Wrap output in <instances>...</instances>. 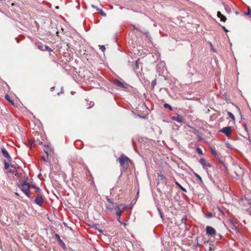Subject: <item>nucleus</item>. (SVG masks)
Returning a JSON list of instances; mask_svg holds the SVG:
<instances>
[{
	"label": "nucleus",
	"instance_id": "f257e3e1",
	"mask_svg": "<svg viewBox=\"0 0 251 251\" xmlns=\"http://www.w3.org/2000/svg\"><path fill=\"white\" fill-rule=\"evenodd\" d=\"M18 187L27 197L31 199L33 198L29 191V189L32 188V185H30L28 182L25 181L24 182L20 184Z\"/></svg>",
	"mask_w": 251,
	"mask_h": 251
},
{
	"label": "nucleus",
	"instance_id": "f03ea898",
	"mask_svg": "<svg viewBox=\"0 0 251 251\" xmlns=\"http://www.w3.org/2000/svg\"><path fill=\"white\" fill-rule=\"evenodd\" d=\"M120 164L123 168H127L129 163L130 162V159L125 154H122L118 158Z\"/></svg>",
	"mask_w": 251,
	"mask_h": 251
},
{
	"label": "nucleus",
	"instance_id": "7ed1b4c3",
	"mask_svg": "<svg viewBox=\"0 0 251 251\" xmlns=\"http://www.w3.org/2000/svg\"><path fill=\"white\" fill-rule=\"evenodd\" d=\"M35 203L39 206H42L44 202V197L41 194H37L34 200Z\"/></svg>",
	"mask_w": 251,
	"mask_h": 251
},
{
	"label": "nucleus",
	"instance_id": "20e7f679",
	"mask_svg": "<svg viewBox=\"0 0 251 251\" xmlns=\"http://www.w3.org/2000/svg\"><path fill=\"white\" fill-rule=\"evenodd\" d=\"M206 234L208 236L214 237L216 235V230L212 226H206L205 228Z\"/></svg>",
	"mask_w": 251,
	"mask_h": 251
},
{
	"label": "nucleus",
	"instance_id": "39448f33",
	"mask_svg": "<svg viewBox=\"0 0 251 251\" xmlns=\"http://www.w3.org/2000/svg\"><path fill=\"white\" fill-rule=\"evenodd\" d=\"M123 205L121 203L116 204L115 208V210L116 211L115 214L119 217H121L122 212L125 209V207L121 208Z\"/></svg>",
	"mask_w": 251,
	"mask_h": 251
},
{
	"label": "nucleus",
	"instance_id": "423d86ee",
	"mask_svg": "<svg viewBox=\"0 0 251 251\" xmlns=\"http://www.w3.org/2000/svg\"><path fill=\"white\" fill-rule=\"evenodd\" d=\"M106 200L108 202V203L106 204V209L109 210L112 212L114 209H115L116 204H114L113 202L108 198V197H106Z\"/></svg>",
	"mask_w": 251,
	"mask_h": 251
},
{
	"label": "nucleus",
	"instance_id": "0eeeda50",
	"mask_svg": "<svg viewBox=\"0 0 251 251\" xmlns=\"http://www.w3.org/2000/svg\"><path fill=\"white\" fill-rule=\"evenodd\" d=\"M220 132L225 134L227 137H230L232 133L231 127L230 126L224 127L220 130Z\"/></svg>",
	"mask_w": 251,
	"mask_h": 251
},
{
	"label": "nucleus",
	"instance_id": "6e6552de",
	"mask_svg": "<svg viewBox=\"0 0 251 251\" xmlns=\"http://www.w3.org/2000/svg\"><path fill=\"white\" fill-rule=\"evenodd\" d=\"M199 162L204 170L207 169L208 168L212 167V165L209 162H207L204 158H201L199 160Z\"/></svg>",
	"mask_w": 251,
	"mask_h": 251
},
{
	"label": "nucleus",
	"instance_id": "1a4fd4ad",
	"mask_svg": "<svg viewBox=\"0 0 251 251\" xmlns=\"http://www.w3.org/2000/svg\"><path fill=\"white\" fill-rule=\"evenodd\" d=\"M113 83L115 85H116L117 86H118L119 87L123 88H126V85H127L126 84L124 83L117 79H115Z\"/></svg>",
	"mask_w": 251,
	"mask_h": 251
},
{
	"label": "nucleus",
	"instance_id": "9d476101",
	"mask_svg": "<svg viewBox=\"0 0 251 251\" xmlns=\"http://www.w3.org/2000/svg\"><path fill=\"white\" fill-rule=\"evenodd\" d=\"M191 128L193 129V132L197 135V136L198 138V140L199 141L202 140L203 139V138L201 137V136L200 135L199 131L197 129H196L195 128H194L193 127H191Z\"/></svg>",
	"mask_w": 251,
	"mask_h": 251
},
{
	"label": "nucleus",
	"instance_id": "9b49d317",
	"mask_svg": "<svg viewBox=\"0 0 251 251\" xmlns=\"http://www.w3.org/2000/svg\"><path fill=\"white\" fill-rule=\"evenodd\" d=\"M172 119L179 123H181L183 121L182 117L179 115H177L176 116L172 117Z\"/></svg>",
	"mask_w": 251,
	"mask_h": 251
},
{
	"label": "nucleus",
	"instance_id": "f8f14e48",
	"mask_svg": "<svg viewBox=\"0 0 251 251\" xmlns=\"http://www.w3.org/2000/svg\"><path fill=\"white\" fill-rule=\"evenodd\" d=\"M1 152L3 156L7 158L8 160L11 159L10 155L4 148L1 149Z\"/></svg>",
	"mask_w": 251,
	"mask_h": 251
},
{
	"label": "nucleus",
	"instance_id": "ddd939ff",
	"mask_svg": "<svg viewBox=\"0 0 251 251\" xmlns=\"http://www.w3.org/2000/svg\"><path fill=\"white\" fill-rule=\"evenodd\" d=\"M217 17L220 19L221 21L225 22L226 20V18L222 14L221 12H217Z\"/></svg>",
	"mask_w": 251,
	"mask_h": 251
},
{
	"label": "nucleus",
	"instance_id": "4468645a",
	"mask_svg": "<svg viewBox=\"0 0 251 251\" xmlns=\"http://www.w3.org/2000/svg\"><path fill=\"white\" fill-rule=\"evenodd\" d=\"M211 154L214 156V157H215L216 158H217V159L219 158V155L218 154V153H217V152L214 149H213V148L211 149Z\"/></svg>",
	"mask_w": 251,
	"mask_h": 251
},
{
	"label": "nucleus",
	"instance_id": "2eb2a0df",
	"mask_svg": "<svg viewBox=\"0 0 251 251\" xmlns=\"http://www.w3.org/2000/svg\"><path fill=\"white\" fill-rule=\"evenodd\" d=\"M5 99L8 100L10 103H11L13 105H14V103L13 102V101L11 99L10 96L6 94L5 95Z\"/></svg>",
	"mask_w": 251,
	"mask_h": 251
},
{
	"label": "nucleus",
	"instance_id": "dca6fc26",
	"mask_svg": "<svg viewBox=\"0 0 251 251\" xmlns=\"http://www.w3.org/2000/svg\"><path fill=\"white\" fill-rule=\"evenodd\" d=\"M227 115L232 119V120L234 122L235 121V116H234V115L231 112H230L229 111L227 112Z\"/></svg>",
	"mask_w": 251,
	"mask_h": 251
},
{
	"label": "nucleus",
	"instance_id": "f3484780",
	"mask_svg": "<svg viewBox=\"0 0 251 251\" xmlns=\"http://www.w3.org/2000/svg\"><path fill=\"white\" fill-rule=\"evenodd\" d=\"M175 183L181 190L184 192H186V189L183 188L178 182H176Z\"/></svg>",
	"mask_w": 251,
	"mask_h": 251
},
{
	"label": "nucleus",
	"instance_id": "a211bd4d",
	"mask_svg": "<svg viewBox=\"0 0 251 251\" xmlns=\"http://www.w3.org/2000/svg\"><path fill=\"white\" fill-rule=\"evenodd\" d=\"M164 107L165 108H169L171 111L173 110V108H172V106L168 103H165L164 104Z\"/></svg>",
	"mask_w": 251,
	"mask_h": 251
},
{
	"label": "nucleus",
	"instance_id": "6ab92c4d",
	"mask_svg": "<svg viewBox=\"0 0 251 251\" xmlns=\"http://www.w3.org/2000/svg\"><path fill=\"white\" fill-rule=\"evenodd\" d=\"M195 176L200 180L201 183H202V180L201 176L197 173L194 174Z\"/></svg>",
	"mask_w": 251,
	"mask_h": 251
},
{
	"label": "nucleus",
	"instance_id": "aec40b11",
	"mask_svg": "<svg viewBox=\"0 0 251 251\" xmlns=\"http://www.w3.org/2000/svg\"><path fill=\"white\" fill-rule=\"evenodd\" d=\"M32 188H35L36 190V192L38 193V194H41V190L39 187L32 185Z\"/></svg>",
	"mask_w": 251,
	"mask_h": 251
},
{
	"label": "nucleus",
	"instance_id": "412c9836",
	"mask_svg": "<svg viewBox=\"0 0 251 251\" xmlns=\"http://www.w3.org/2000/svg\"><path fill=\"white\" fill-rule=\"evenodd\" d=\"M196 151L199 154L202 155L203 154L202 151L200 148L197 147L196 149Z\"/></svg>",
	"mask_w": 251,
	"mask_h": 251
},
{
	"label": "nucleus",
	"instance_id": "4be33fe9",
	"mask_svg": "<svg viewBox=\"0 0 251 251\" xmlns=\"http://www.w3.org/2000/svg\"><path fill=\"white\" fill-rule=\"evenodd\" d=\"M44 49H45V50H48L49 51H52V50L50 47H49L48 46H46V45L44 46Z\"/></svg>",
	"mask_w": 251,
	"mask_h": 251
},
{
	"label": "nucleus",
	"instance_id": "5701e85b",
	"mask_svg": "<svg viewBox=\"0 0 251 251\" xmlns=\"http://www.w3.org/2000/svg\"><path fill=\"white\" fill-rule=\"evenodd\" d=\"M158 176L160 177L161 180L166 179V177L163 175L158 174Z\"/></svg>",
	"mask_w": 251,
	"mask_h": 251
},
{
	"label": "nucleus",
	"instance_id": "b1692460",
	"mask_svg": "<svg viewBox=\"0 0 251 251\" xmlns=\"http://www.w3.org/2000/svg\"><path fill=\"white\" fill-rule=\"evenodd\" d=\"M9 167V164L6 162V161H4V168L5 169H8Z\"/></svg>",
	"mask_w": 251,
	"mask_h": 251
},
{
	"label": "nucleus",
	"instance_id": "393cba45",
	"mask_svg": "<svg viewBox=\"0 0 251 251\" xmlns=\"http://www.w3.org/2000/svg\"><path fill=\"white\" fill-rule=\"evenodd\" d=\"M38 48L41 50H45L44 45H38Z\"/></svg>",
	"mask_w": 251,
	"mask_h": 251
},
{
	"label": "nucleus",
	"instance_id": "a878e982",
	"mask_svg": "<svg viewBox=\"0 0 251 251\" xmlns=\"http://www.w3.org/2000/svg\"><path fill=\"white\" fill-rule=\"evenodd\" d=\"M99 11L101 16L104 17L106 16V14L101 9H100Z\"/></svg>",
	"mask_w": 251,
	"mask_h": 251
},
{
	"label": "nucleus",
	"instance_id": "bb28decb",
	"mask_svg": "<svg viewBox=\"0 0 251 251\" xmlns=\"http://www.w3.org/2000/svg\"><path fill=\"white\" fill-rule=\"evenodd\" d=\"M100 49L103 52L105 50V48L103 45H101L100 46Z\"/></svg>",
	"mask_w": 251,
	"mask_h": 251
},
{
	"label": "nucleus",
	"instance_id": "cd10ccee",
	"mask_svg": "<svg viewBox=\"0 0 251 251\" xmlns=\"http://www.w3.org/2000/svg\"><path fill=\"white\" fill-rule=\"evenodd\" d=\"M248 15H250L251 16V10L250 8H248V13H247Z\"/></svg>",
	"mask_w": 251,
	"mask_h": 251
},
{
	"label": "nucleus",
	"instance_id": "c85d7f7f",
	"mask_svg": "<svg viewBox=\"0 0 251 251\" xmlns=\"http://www.w3.org/2000/svg\"><path fill=\"white\" fill-rule=\"evenodd\" d=\"M213 216V214L211 213H208L207 214V217L208 218H211Z\"/></svg>",
	"mask_w": 251,
	"mask_h": 251
},
{
	"label": "nucleus",
	"instance_id": "c756f323",
	"mask_svg": "<svg viewBox=\"0 0 251 251\" xmlns=\"http://www.w3.org/2000/svg\"><path fill=\"white\" fill-rule=\"evenodd\" d=\"M249 205H250V208L249 209V210L251 212V200H250V201L249 202Z\"/></svg>",
	"mask_w": 251,
	"mask_h": 251
},
{
	"label": "nucleus",
	"instance_id": "7c9ffc66",
	"mask_svg": "<svg viewBox=\"0 0 251 251\" xmlns=\"http://www.w3.org/2000/svg\"><path fill=\"white\" fill-rule=\"evenodd\" d=\"M117 220L118 221V222L119 223H121L122 224H124V225H126L125 223H124L121 222V221H120V217H118V218H117Z\"/></svg>",
	"mask_w": 251,
	"mask_h": 251
},
{
	"label": "nucleus",
	"instance_id": "2f4dec72",
	"mask_svg": "<svg viewBox=\"0 0 251 251\" xmlns=\"http://www.w3.org/2000/svg\"><path fill=\"white\" fill-rule=\"evenodd\" d=\"M55 237L59 239L60 241L63 243V241L60 239L59 236L58 234H55Z\"/></svg>",
	"mask_w": 251,
	"mask_h": 251
},
{
	"label": "nucleus",
	"instance_id": "473e14b6",
	"mask_svg": "<svg viewBox=\"0 0 251 251\" xmlns=\"http://www.w3.org/2000/svg\"><path fill=\"white\" fill-rule=\"evenodd\" d=\"M145 35H146V37H148L149 35V32H145L144 33Z\"/></svg>",
	"mask_w": 251,
	"mask_h": 251
},
{
	"label": "nucleus",
	"instance_id": "72a5a7b5",
	"mask_svg": "<svg viewBox=\"0 0 251 251\" xmlns=\"http://www.w3.org/2000/svg\"><path fill=\"white\" fill-rule=\"evenodd\" d=\"M92 7H93V8H96V10H97V11H100V9L99 8H98L96 7V6H94V5H92Z\"/></svg>",
	"mask_w": 251,
	"mask_h": 251
},
{
	"label": "nucleus",
	"instance_id": "f704fd0d",
	"mask_svg": "<svg viewBox=\"0 0 251 251\" xmlns=\"http://www.w3.org/2000/svg\"><path fill=\"white\" fill-rule=\"evenodd\" d=\"M133 29H135V30H138V31H140V32H141V30H139V29H138V28L136 27L135 26H133Z\"/></svg>",
	"mask_w": 251,
	"mask_h": 251
},
{
	"label": "nucleus",
	"instance_id": "c9c22d12",
	"mask_svg": "<svg viewBox=\"0 0 251 251\" xmlns=\"http://www.w3.org/2000/svg\"><path fill=\"white\" fill-rule=\"evenodd\" d=\"M218 236H219V239H221L222 238V236L221 234H218Z\"/></svg>",
	"mask_w": 251,
	"mask_h": 251
},
{
	"label": "nucleus",
	"instance_id": "e433bc0d",
	"mask_svg": "<svg viewBox=\"0 0 251 251\" xmlns=\"http://www.w3.org/2000/svg\"><path fill=\"white\" fill-rule=\"evenodd\" d=\"M54 87H52L50 88L51 91H53L54 90Z\"/></svg>",
	"mask_w": 251,
	"mask_h": 251
},
{
	"label": "nucleus",
	"instance_id": "4c0bfd02",
	"mask_svg": "<svg viewBox=\"0 0 251 251\" xmlns=\"http://www.w3.org/2000/svg\"><path fill=\"white\" fill-rule=\"evenodd\" d=\"M214 250V248H213V247H210L209 248V250L212 251V250Z\"/></svg>",
	"mask_w": 251,
	"mask_h": 251
},
{
	"label": "nucleus",
	"instance_id": "58836bf2",
	"mask_svg": "<svg viewBox=\"0 0 251 251\" xmlns=\"http://www.w3.org/2000/svg\"><path fill=\"white\" fill-rule=\"evenodd\" d=\"M15 194L16 196H18V197H19V196H20V195H19L18 193H17V192H15Z\"/></svg>",
	"mask_w": 251,
	"mask_h": 251
},
{
	"label": "nucleus",
	"instance_id": "ea45409f",
	"mask_svg": "<svg viewBox=\"0 0 251 251\" xmlns=\"http://www.w3.org/2000/svg\"><path fill=\"white\" fill-rule=\"evenodd\" d=\"M245 129L246 131H248V128H247V127L246 126H245Z\"/></svg>",
	"mask_w": 251,
	"mask_h": 251
},
{
	"label": "nucleus",
	"instance_id": "a19ab883",
	"mask_svg": "<svg viewBox=\"0 0 251 251\" xmlns=\"http://www.w3.org/2000/svg\"><path fill=\"white\" fill-rule=\"evenodd\" d=\"M159 211L160 215L161 217H162V214L161 212H160V210H159Z\"/></svg>",
	"mask_w": 251,
	"mask_h": 251
},
{
	"label": "nucleus",
	"instance_id": "79ce46f5",
	"mask_svg": "<svg viewBox=\"0 0 251 251\" xmlns=\"http://www.w3.org/2000/svg\"><path fill=\"white\" fill-rule=\"evenodd\" d=\"M42 159H43V160H45V158L44 157H42Z\"/></svg>",
	"mask_w": 251,
	"mask_h": 251
},
{
	"label": "nucleus",
	"instance_id": "37998d69",
	"mask_svg": "<svg viewBox=\"0 0 251 251\" xmlns=\"http://www.w3.org/2000/svg\"><path fill=\"white\" fill-rule=\"evenodd\" d=\"M219 210L220 211H221V209H220V208H219Z\"/></svg>",
	"mask_w": 251,
	"mask_h": 251
}]
</instances>
